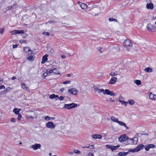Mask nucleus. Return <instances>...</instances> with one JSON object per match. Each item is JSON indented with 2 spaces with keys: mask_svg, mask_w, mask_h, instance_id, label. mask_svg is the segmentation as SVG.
Returning <instances> with one entry per match:
<instances>
[{
  "mask_svg": "<svg viewBox=\"0 0 156 156\" xmlns=\"http://www.w3.org/2000/svg\"><path fill=\"white\" fill-rule=\"evenodd\" d=\"M35 58V56L30 55L27 58V59L29 61H33L34 60Z\"/></svg>",
  "mask_w": 156,
  "mask_h": 156,
  "instance_id": "nucleus-22",
  "label": "nucleus"
},
{
  "mask_svg": "<svg viewBox=\"0 0 156 156\" xmlns=\"http://www.w3.org/2000/svg\"><path fill=\"white\" fill-rule=\"evenodd\" d=\"M144 71L146 72L151 73L152 72V69L150 67L145 68L144 69Z\"/></svg>",
  "mask_w": 156,
  "mask_h": 156,
  "instance_id": "nucleus-28",
  "label": "nucleus"
},
{
  "mask_svg": "<svg viewBox=\"0 0 156 156\" xmlns=\"http://www.w3.org/2000/svg\"><path fill=\"white\" fill-rule=\"evenodd\" d=\"M50 76V74H49L46 71V72L43 74V76L45 77L47 76Z\"/></svg>",
  "mask_w": 156,
  "mask_h": 156,
  "instance_id": "nucleus-40",
  "label": "nucleus"
},
{
  "mask_svg": "<svg viewBox=\"0 0 156 156\" xmlns=\"http://www.w3.org/2000/svg\"><path fill=\"white\" fill-rule=\"evenodd\" d=\"M119 147V145H117L116 146H114L112 145V150L113 151V150H116Z\"/></svg>",
  "mask_w": 156,
  "mask_h": 156,
  "instance_id": "nucleus-35",
  "label": "nucleus"
},
{
  "mask_svg": "<svg viewBox=\"0 0 156 156\" xmlns=\"http://www.w3.org/2000/svg\"><path fill=\"white\" fill-rule=\"evenodd\" d=\"M78 3L80 5L81 7L83 9H85L87 7V6L86 5L83 3H81L79 2H78Z\"/></svg>",
  "mask_w": 156,
  "mask_h": 156,
  "instance_id": "nucleus-20",
  "label": "nucleus"
},
{
  "mask_svg": "<svg viewBox=\"0 0 156 156\" xmlns=\"http://www.w3.org/2000/svg\"><path fill=\"white\" fill-rule=\"evenodd\" d=\"M123 44L124 47L128 51L132 46V44L131 42V41L128 40H126L124 42Z\"/></svg>",
  "mask_w": 156,
  "mask_h": 156,
  "instance_id": "nucleus-2",
  "label": "nucleus"
},
{
  "mask_svg": "<svg viewBox=\"0 0 156 156\" xmlns=\"http://www.w3.org/2000/svg\"><path fill=\"white\" fill-rule=\"evenodd\" d=\"M146 7L148 9H153L154 5L152 3H150L147 5Z\"/></svg>",
  "mask_w": 156,
  "mask_h": 156,
  "instance_id": "nucleus-21",
  "label": "nucleus"
},
{
  "mask_svg": "<svg viewBox=\"0 0 156 156\" xmlns=\"http://www.w3.org/2000/svg\"><path fill=\"white\" fill-rule=\"evenodd\" d=\"M70 82L69 81V80H67L65 81H64L63 82V83L64 84H66L68 83H70Z\"/></svg>",
  "mask_w": 156,
  "mask_h": 156,
  "instance_id": "nucleus-49",
  "label": "nucleus"
},
{
  "mask_svg": "<svg viewBox=\"0 0 156 156\" xmlns=\"http://www.w3.org/2000/svg\"><path fill=\"white\" fill-rule=\"evenodd\" d=\"M104 94L110 95L112 96H115V94L113 92L110 91L109 90L107 89L105 90V92L104 93Z\"/></svg>",
  "mask_w": 156,
  "mask_h": 156,
  "instance_id": "nucleus-12",
  "label": "nucleus"
},
{
  "mask_svg": "<svg viewBox=\"0 0 156 156\" xmlns=\"http://www.w3.org/2000/svg\"><path fill=\"white\" fill-rule=\"evenodd\" d=\"M109 99H110V101H110L111 102H113L114 101L111 98H110Z\"/></svg>",
  "mask_w": 156,
  "mask_h": 156,
  "instance_id": "nucleus-56",
  "label": "nucleus"
},
{
  "mask_svg": "<svg viewBox=\"0 0 156 156\" xmlns=\"http://www.w3.org/2000/svg\"><path fill=\"white\" fill-rule=\"evenodd\" d=\"M51 53H53L54 52V50H51Z\"/></svg>",
  "mask_w": 156,
  "mask_h": 156,
  "instance_id": "nucleus-64",
  "label": "nucleus"
},
{
  "mask_svg": "<svg viewBox=\"0 0 156 156\" xmlns=\"http://www.w3.org/2000/svg\"><path fill=\"white\" fill-rule=\"evenodd\" d=\"M147 29L149 31L154 32L156 31V27L151 24H148L147 26Z\"/></svg>",
  "mask_w": 156,
  "mask_h": 156,
  "instance_id": "nucleus-7",
  "label": "nucleus"
},
{
  "mask_svg": "<svg viewBox=\"0 0 156 156\" xmlns=\"http://www.w3.org/2000/svg\"><path fill=\"white\" fill-rule=\"evenodd\" d=\"M18 45L17 44H14L13 45V48H16L18 46Z\"/></svg>",
  "mask_w": 156,
  "mask_h": 156,
  "instance_id": "nucleus-54",
  "label": "nucleus"
},
{
  "mask_svg": "<svg viewBox=\"0 0 156 156\" xmlns=\"http://www.w3.org/2000/svg\"><path fill=\"white\" fill-rule=\"evenodd\" d=\"M16 79V77L15 76H13L12 77V80H15Z\"/></svg>",
  "mask_w": 156,
  "mask_h": 156,
  "instance_id": "nucleus-59",
  "label": "nucleus"
},
{
  "mask_svg": "<svg viewBox=\"0 0 156 156\" xmlns=\"http://www.w3.org/2000/svg\"><path fill=\"white\" fill-rule=\"evenodd\" d=\"M147 2H151V0H146Z\"/></svg>",
  "mask_w": 156,
  "mask_h": 156,
  "instance_id": "nucleus-61",
  "label": "nucleus"
},
{
  "mask_svg": "<svg viewBox=\"0 0 156 156\" xmlns=\"http://www.w3.org/2000/svg\"><path fill=\"white\" fill-rule=\"evenodd\" d=\"M65 90V89L64 88H63V87H62V88H61L60 89V91H61V92H62L64 90Z\"/></svg>",
  "mask_w": 156,
  "mask_h": 156,
  "instance_id": "nucleus-53",
  "label": "nucleus"
},
{
  "mask_svg": "<svg viewBox=\"0 0 156 156\" xmlns=\"http://www.w3.org/2000/svg\"><path fill=\"white\" fill-rule=\"evenodd\" d=\"M134 83L137 85H139L141 84V81L139 80H134Z\"/></svg>",
  "mask_w": 156,
  "mask_h": 156,
  "instance_id": "nucleus-29",
  "label": "nucleus"
},
{
  "mask_svg": "<svg viewBox=\"0 0 156 156\" xmlns=\"http://www.w3.org/2000/svg\"><path fill=\"white\" fill-rule=\"evenodd\" d=\"M53 73H54L55 74H58V72L57 70L55 68H54L53 69Z\"/></svg>",
  "mask_w": 156,
  "mask_h": 156,
  "instance_id": "nucleus-39",
  "label": "nucleus"
},
{
  "mask_svg": "<svg viewBox=\"0 0 156 156\" xmlns=\"http://www.w3.org/2000/svg\"><path fill=\"white\" fill-rule=\"evenodd\" d=\"M109 20L110 22H112V21L117 22V20L116 19H114V18H109Z\"/></svg>",
  "mask_w": 156,
  "mask_h": 156,
  "instance_id": "nucleus-36",
  "label": "nucleus"
},
{
  "mask_svg": "<svg viewBox=\"0 0 156 156\" xmlns=\"http://www.w3.org/2000/svg\"><path fill=\"white\" fill-rule=\"evenodd\" d=\"M21 87H22L24 90H29V89L27 87V86L24 83H23L21 84Z\"/></svg>",
  "mask_w": 156,
  "mask_h": 156,
  "instance_id": "nucleus-24",
  "label": "nucleus"
},
{
  "mask_svg": "<svg viewBox=\"0 0 156 156\" xmlns=\"http://www.w3.org/2000/svg\"><path fill=\"white\" fill-rule=\"evenodd\" d=\"M12 34H24V31L23 30H13L10 32Z\"/></svg>",
  "mask_w": 156,
  "mask_h": 156,
  "instance_id": "nucleus-10",
  "label": "nucleus"
},
{
  "mask_svg": "<svg viewBox=\"0 0 156 156\" xmlns=\"http://www.w3.org/2000/svg\"><path fill=\"white\" fill-rule=\"evenodd\" d=\"M111 120L114 122H118L119 121L117 119H116L115 117L112 116L111 117Z\"/></svg>",
  "mask_w": 156,
  "mask_h": 156,
  "instance_id": "nucleus-32",
  "label": "nucleus"
},
{
  "mask_svg": "<svg viewBox=\"0 0 156 156\" xmlns=\"http://www.w3.org/2000/svg\"><path fill=\"white\" fill-rule=\"evenodd\" d=\"M58 98V95H55V98Z\"/></svg>",
  "mask_w": 156,
  "mask_h": 156,
  "instance_id": "nucleus-62",
  "label": "nucleus"
},
{
  "mask_svg": "<svg viewBox=\"0 0 156 156\" xmlns=\"http://www.w3.org/2000/svg\"><path fill=\"white\" fill-rule=\"evenodd\" d=\"M128 137L126 134H124L121 135L119 138V140L121 143L124 142L127 140H128Z\"/></svg>",
  "mask_w": 156,
  "mask_h": 156,
  "instance_id": "nucleus-6",
  "label": "nucleus"
},
{
  "mask_svg": "<svg viewBox=\"0 0 156 156\" xmlns=\"http://www.w3.org/2000/svg\"><path fill=\"white\" fill-rule=\"evenodd\" d=\"M125 127H126V129H129V127H127V126H125Z\"/></svg>",
  "mask_w": 156,
  "mask_h": 156,
  "instance_id": "nucleus-63",
  "label": "nucleus"
},
{
  "mask_svg": "<svg viewBox=\"0 0 156 156\" xmlns=\"http://www.w3.org/2000/svg\"><path fill=\"white\" fill-rule=\"evenodd\" d=\"M18 115V116L17 118V119L18 120H20L21 119V117H22L21 115L20 114H19V115Z\"/></svg>",
  "mask_w": 156,
  "mask_h": 156,
  "instance_id": "nucleus-47",
  "label": "nucleus"
},
{
  "mask_svg": "<svg viewBox=\"0 0 156 156\" xmlns=\"http://www.w3.org/2000/svg\"><path fill=\"white\" fill-rule=\"evenodd\" d=\"M128 152H119L118 155L119 156H124L127 154Z\"/></svg>",
  "mask_w": 156,
  "mask_h": 156,
  "instance_id": "nucleus-25",
  "label": "nucleus"
},
{
  "mask_svg": "<svg viewBox=\"0 0 156 156\" xmlns=\"http://www.w3.org/2000/svg\"><path fill=\"white\" fill-rule=\"evenodd\" d=\"M98 51L100 53H101L104 51V49L100 47H99L97 48Z\"/></svg>",
  "mask_w": 156,
  "mask_h": 156,
  "instance_id": "nucleus-26",
  "label": "nucleus"
},
{
  "mask_svg": "<svg viewBox=\"0 0 156 156\" xmlns=\"http://www.w3.org/2000/svg\"><path fill=\"white\" fill-rule=\"evenodd\" d=\"M46 71L49 74H50V76L51 73H53V69H48L46 70Z\"/></svg>",
  "mask_w": 156,
  "mask_h": 156,
  "instance_id": "nucleus-33",
  "label": "nucleus"
},
{
  "mask_svg": "<svg viewBox=\"0 0 156 156\" xmlns=\"http://www.w3.org/2000/svg\"><path fill=\"white\" fill-rule=\"evenodd\" d=\"M144 145L142 144H140L137 146L136 148L130 149L129 151L132 152H137L143 148Z\"/></svg>",
  "mask_w": 156,
  "mask_h": 156,
  "instance_id": "nucleus-5",
  "label": "nucleus"
},
{
  "mask_svg": "<svg viewBox=\"0 0 156 156\" xmlns=\"http://www.w3.org/2000/svg\"><path fill=\"white\" fill-rule=\"evenodd\" d=\"M37 113L35 111H30L26 115V117L27 119L30 118L33 119H36L37 116Z\"/></svg>",
  "mask_w": 156,
  "mask_h": 156,
  "instance_id": "nucleus-1",
  "label": "nucleus"
},
{
  "mask_svg": "<svg viewBox=\"0 0 156 156\" xmlns=\"http://www.w3.org/2000/svg\"><path fill=\"white\" fill-rule=\"evenodd\" d=\"M11 121L13 122H16V119L15 118H12L11 119Z\"/></svg>",
  "mask_w": 156,
  "mask_h": 156,
  "instance_id": "nucleus-46",
  "label": "nucleus"
},
{
  "mask_svg": "<svg viewBox=\"0 0 156 156\" xmlns=\"http://www.w3.org/2000/svg\"><path fill=\"white\" fill-rule=\"evenodd\" d=\"M41 145L39 144H35L32 145L31 146V148L34 150H37L39 149L41 147Z\"/></svg>",
  "mask_w": 156,
  "mask_h": 156,
  "instance_id": "nucleus-13",
  "label": "nucleus"
},
{
  "mask_svg": "<svg viewBox=\"0 0 156 156\" xmlns=\"http://www.w3.org/2000/svg\"><path fill=\"white\" fill-rule=\"evenodd\" d=\"M5 29L3 28H0V33L1 34H3Z\"/></svg>",
  "mask_w": 156,
  "mask_h": 156,
  "instance_id": "nucleus-38",
  "label": "nucleus"
},
{
  "mask_svg": "<svg viewBox=\"0 0 156 156\" xmlns=\"http://www.w3.org/2000/svg\"><path fill=\"white\" fill-rule=\"evenodd\" d=\"M155 146L153 144H149L147 146H145L144 148L146 151H148L151 148H154Z\"/></svg>",
  "mask_w": 156,
  "mask_h": 156,
  "instance_id": "nucleus-16",
  "label": "nucleus"
},
{
  "mask_svg": "<svg viewBox=\"0 0 156 156\" xmlns=\"http://www.w3.org/2000/svg\"><path fill=\"white\" fill-rule=\"evenodd\" d=\"M77 106V104L74 103L66 104L64 105L63 108H66L68 109H71L73 108L76 107Z\"/></svg>",
  "mask_w": 156,
  "mask_h": 156,
  "instance_id": "nucleus-3",
  "label": "nucleus"
},
{
  "mask_svg": "<svg viewBox=\"0 0 156 156\" xmlns=\"http://www.w3.org/2000/svg\"><path fill=\"white\" fill-rule=\"evenodd\" d=\"M51 118L50 117L48 116H47L45 117V120L48 119V120H50Z\"/></svg>",
  "mask_w": 156,
  "mask_h": 156,
  "instance_id": "nucleus-48",
  "label": "nucleus"
},
{
  "mask_svg": "<svg viewBox=\"0 0 156 156\" xmlns=\"http://www.w3.org/2000/svg\"><path fill=\"white\" fill-rule=\"evenodd\" d=\"M12 6H9L7 7L6 8V10L8 11V10H9L11 9H12Z\"/></svg>",
  "mask_w": 156,
  "mask_h": 156,
  "instance_id": "nucleus-42",
  "label": "nucleus"
},
{
  "mask_svg": "<svg viewBox=\"0 0 156 156\" xmlns=\"http://www.w3.org/2000/svg\"><path fill=\"white\" fill-rule=\"evenodd\" d=\"M92 137L94 139H101L102 136L100 134H93L92 135Z\"/></svg>",
  "mask_w": 156,
  "mask_h": 156,
  "instance_id": "nucleus-17",
  "label": "nucleus"
},
{
  "mask_svg": "<svg viewBox=\"0 0 156 156\" xmlns=\"http://www.w3.org/2000/svg\"><path fill=\"white\" fill-rule=\"evenodd\" d=\"M93 88L94 89V91L95 92H98L99 94L103 92V94H104V93L105 92V90H104L103 89H98V87L96 86H94L93 87Z\"/></svg>",
  "mask_w": 156,
  "mask_h": 156,
  "instance_id": "nucleus-11",
  "label": "nucleus"
},
{
  "mask_svg": "<svg viewBox=\"0 0 156 156\" xmlns=\"http://www.w3.org/2000/svg\"><path fill=\"white\" fill-rule=\"evenodd\" d=\"M24 51L27 53H28V55H32L33 53V51L31 50L29 47H26L24 48Z\"/></svg>",
  "mask_w": 156,
  "mask_h": 156,
  "instance_id": "nucleus-15",
  "label": "nucleus"
},
{
  "mask_svg": "<svg viewBox=\"0 0 156 156\" xmlns=\"http://www.w3.org/2000/svg\"><path fill=\"white\" fill-rule=\"evenodd\" d=\"M117 80V78L115 77H112L110 79L108 83L111 84H113L115 83Z\"/></svg>",
  "mask_w": 156,
  "mask_h": 156,
  "instance_id": "nucleus-14",
  "label": "nucleus"
},
{
  "mask_svg": "<svg viewBox=\"0 0 156 156\" xmlns=\"http://www.w3.org/2000/svg\"><path fill=\"white\" fill-rule=\"evenodd\" d=\"M5 86L4 85H2L0 86V90L2 89H5Z\"/></svg>",
  "mask_w": 156,
  "mask_h": 156,
  "instance_id": "nucleus-52",
  "label": "nucleus"
},
{
  "mask_svg": "<svg viewBox=\"0 0 156 156\" xmlns=\"http://www.w3.org/2000/svg\"><path fill=\"white\" fill-rule=\"evenodd\" d=\"M149 98L151 100H155L156 99V95L150 93L149 95Z\"/></svg>",
  "mask_w": 156,
  "mask_h": 156,
  "instance_id": "nucleus-18",
  "label": "nucleus"
},
{
  "mask_svg": "<svg viewBox=\"0 0 156 156\" xmlns=\"http://www.w3.org/2000/svg\"><path fill=\"white\" fill-rule=\"evenodd\" d=\"M117 123L121 126H126V124L122 122L119 121Z\"/></svg>",
  "mask_w": 156,
  "mask_h": 156,
  "instance_id": "nucleus-30",
  "label": "nucleus"
},
{
  "mask_svg": "<svg viewBox=\"0 0 156 156\" xmlns=\"http://www.w3.org/2000/svg\"><path fill=\"white\" fill-rule=\"evenodd\" d=\"M62 58H65L66 57V56L65 55H62L61 56Z\"/></svg>",
  "mask_w": 156,
  "mask_h": 156,
  "instance_id": "nucleus-57",
  "label": "nucleus"
},
{
  "mask_svg": "<svg viewBox=\"0 0 156 156\" xmlns=\"http://www.w3.org/2000/svg\"><path fill=\"white\" fill-rule=\"evenodd\" d=\"M58 98L61 101L63 100L64 98V97L62 96H60Z\"/></svg>",
  "mask_w": 156,
  "mask_h": 156,
  "instance_id": "nucleus-50",
  "label": "nucleus"
},
{
  "mask_svg": "<svg viewBox=\"0 0 156 156\" xmlns=\"http://www.w3.org/2000/svg\"><path fill=\"white\" fill-rule=\"evenodd\" d=\"M48 55H44L43 57L42 58V61L41 62V64L44 63L46 61H47L48 59L47 57H48Z\"/></svg>",
  "mask_w": 156,
  "mask_h": 156,
  "instance_id": "nucleus-19",
  "label": "nucleus"
},
{
  "mask_svg": "<svg viewBox=\"0 0 156 156\" xmlns=\"http://www.w3.org/2000/svg\"><path fill=\"white\" fill-rule=\"evenodd\" d=\"M90 147V145L89 146H86V147H83V148H89Z\"/></svg>",
  "mask_w": 156,
  "mask_h": 156,
  "instance_id": "nucleus-60",
  "label": "nucleus"
},
{
  "mask_svg": "<svg viewBox=\"0 0 156 156\" xmlns=\"http://www.w3.org/2000/svg\"><path fill=\"white\" fill-rule=\"evenodd\" d=\"M109 75L111 76H117V74L115 73L114 72H111Z\"/></svg>",
  "mask_w": 156,
  "mask_h": 156,
  "instance_id": "nucleus-37",
  "label": "nucleus"
},
{
  "mask_svg": "<svg viewBox=\"0 0 156 156\" xmlns=\"http://www.w3.org/2000/svg\"><path fill=\"white\" fill-rule=\"evenodd\" d=\"M12 89V88L8 87L7 88H6V89L4 90V92L5 93H6L10 91Z\"/></svg>",
  "mask_w": 156,
  "mask_h": 156,
  "instance_id": "nucleus-31",
  "label": "nucleus"
},
{
  "mask_svg": "<svg viewBox=\"0 0 156 156\" xmlns=\"http://www.w3.org/2000/svg\"><path fill=\"white\" fill-rule=\"evenodd\" d=\"M47 127L51 129H54L55 127V125L51 122H49L46 124Z\"/></svg>",
  "mask_w": 156,
  "mask_h": 156,
  "instance_id": "nucleus-9",
  "label": "nucleus"
},
{
  "mask_svg": "<svg viewBox=\"0 0 156 156\" xmlns=\"http://www.w3.org/2000/svg\"><path fill=\"white\" fill-rule=\"evenodd\" d=\"M74 151V153L76 154H80V152L77 150H75Z\"/></svg>",
  "mask_w": 156,
  "mask_h": 156,
  "instance_id": "nucleus-44",
  "label": "nucleus"
},
{
  "mask_svg": "<svg viewBox=\"0 0 156 156\" xmlns=\"http://www.w3.org/2000/svg\"><path fill=\"white\" fill-rule=\"evenodd\" d=\"M43 34L44 35L46 36H49V33L48 32H44L43 33Z\"/></svg>",
  "mask_w": 156,
  "mask_h": 156,
  "instance_id": "nucleus-43",
  "label": "nucleus"
},
{
  "mask_svg": "<svg viewBox=\"0 0 156 156\" xmlns=\"http://www.w3.org/2000/svg\"><path fill=\"white\" fill-rule=\"evenodd\" d=\"M68 91L70 94H73L75 95H77L78 92V90L75 88L69 89Z\"/></svg>",
  "mask_w": 156,
  "mask_h": 156,
  "instance_id": "nucleus-8",
  "label": "nucleus"
},
{
  "mask_svg": "<svg viewBox=\"0 0 156 156\" xmlns=\"http://www.w3.org/2000/svg\"><path fill=\"white\" fill-rule=\"evenodd\" d=\"M87 155L88 156H94L93 154L91 153H89Z\"/></svg>",
  "mask_w": 156,
  "mask_h": 156,
  "instance_id": "nucleus-51",
  "label": "nucleus"
},
{
  "mask_svg": "<svg viewBox=\"0 0 156 156\" xmlns=\"http://www.w3.org/2000/svg\"><path fill=\"white\" fill-rule=\"evenodd\" d=\"M138 140V138L135 137L133 138H128L127 141L129 144H135L137 143Z\"/></svg>",
  "mask_w": 156,
  "mask_h": 156,
  "instance_id": "nucleus-4",
  "label": "nucleus"
},
{
  "mask_svg": "<svg viewBox=\"0 0 156 156\" xmlns=\"http://www.w3.org/2000/svg\"><path fill=\"white\" fill-rule=\"evenodd\" d=\"M20 111V109H18L17 108H15L13 110V112L15 113L16 114L19 115L20 114L19 112Z\"/></svg>",
  "mask_w": 156,
  "mask_h": 156,
  "instance_id": "nucleus-23",
  "label": "nucleus"
},
{
  "mask_svg": "<svg viewBox=\"0 0 156 156\" xmlns=\"http://www.w3.org/2000/svg\"><path fill=\"white\" fill-rule=\"evenodd\" d=\"M90 146H92L93 147L92 148H90V149H94V145H90Z\"/></svg>",
  "mask_w": 156,
  "mask_h": 156,
  "instance_id": "nucleus-58",
  "label": "nucleus"
},
{
  "mask_svg": "<svg viewBox=\"0 0 156 156\" xmlns=\"http://www.w3.org/2000/svg\"><path fill=\"white\" fill-rule=\"evenodd\" d=\"M55 94H53L49 96V98L51 99H52L55 98Z\"/></svg>",
  "mask_w": 156,
  "mask_h": 156,
  "instance_id": "nucleus-41",
  "label": "nucleus"
},
{
  "mask_svg": "<svg viewBox=\"0 0 156 156\" xmlns=\"http://www.w3.org/2000/svg\"><path fill=\"white\" fill-rule=\"evenodd\" d=\"M128 103L131 105H133L135 103V102L133 100H129L128 101Z\"/></svg>",
  "mask_w": 156,
  "mask_h": 156,
  "instance_id": "nucleus-34",
  "label": "nucleus"
},
{
  "mask_svg": "<svg viewBox=\"0 0 156 156\" xmlns=\"http://www.w3.org/2000/svg\"><path fill=\"white\" fill-rule=\"evenodd\" d=\"M119 101L122 105H124L125 106H126L128 104V102L124 101H122L120 100H119Z\"/></svg>",
  "mask_w": 156,
  "mask_h": 156,
  "instance_id": "nucleus-27",
  "label": "nucleus"
},
{
  "mask_svg": "<svg viewBox=\"0 0 156 156\" xmlns=\"http://www.w3.org/2000/svg\"><path fill=\"white\" fill-rule=\"evenodd\" d=\"M112 145L111 146L109 145H106V147L108 148H110L112 150Z\"/></svg>",
  "mask_w": 156,
  "mask_h": 156,
  "instance_id": "nucleus-45",
  "label": "nucleus"
},
{
  "mask_svg": "<svg viewBox=\"0 0 156 156\" xmlns=\"http://www.w3.org/2000/svg\"><path fill=\"white\" fill-rule=\"evenodd\" d=\"M20 42L21 43H25L26 42V41L24 40V41H20Z\"/></svg>",
  "mask_w": 156,
  "mask_h": 156,
  "instance_id": "nucleus-55",
  "label": "nucleus"
}]
</instances>
